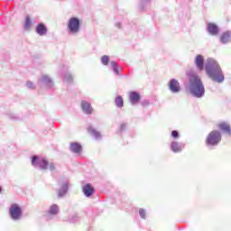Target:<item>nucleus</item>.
I'll return each mask as SVG.
<instances>
[{"label": "nucleus", "instance_id": "f257e3e1", "mask_svg": "<svg viewBox=\"0 0 231 231\" xmlns=\"http://www.w3.org/2000/svg\"><path fill=\"white\" fill-rule=\"evenodd\" d=\"M189 89L191 95L197 97V98H201L205 95V87H203V83L198 75L194 72H190L189 74Z\"/></svg>", "mask_w": 231, "mask_h": 231}, {"label": "nucleus", "instance_id": "f03ea898", "mask_svg": "<svg viewBox=\"0 0 231 231\" xmlns=\"http://www.w3.org/2000/svg\"><path fill=\"white\" fill-rule=\"evenodd\" d=\"M206 71L214 82L221 83L225 80V75H223L219 63L214 60H209L206 65Z\"/></svg>", "mask_w": 231, "mask_h": 231}, {"label": "nucleus", "instance_id": "7ed1b4c3", "mask_svg": "<svg viewBox=\"0 0 231 231\" xmlns=\"http://www.w3.org/2000/svg\"><path fill=\"white\" fill-rule=\"evenodd\" d=\"M221 142V132L212 130L206 138V145H217Z\"/></svg>", "mask_w": 231, "mask_h": 231}, {"label": "nucleus", "instance_id": "20e7f679", "mask_svg": "<svg viewBox=\"0 0 231 231\" xmlns=\"http://www.w3.org/2000/svg\"><path fill=\"white\" fill-rule=\"evenodd\" d=\"M68 30L70 33H79L80 32V20L77 17H71L68 23Z\"/></svg>", "mask_w": 231, "mask_h": 231}, {"label": "nucleus", "instance_id": "39448f33", "mask_svg": "<svg viewBox=\"0 0 231 231\" xmlns=\"http://www.w3.org/2000/svg\"><path fill=\"white\" fill-rule=\"evenodd\" d=\"M9 214L14 221H17L18 219H21V217L23 216V209H21V207H19V204H12L9 208Z\"/></svg>", "mask_w": 231, "mask_h": 231}, {"label": "nucleus", "instance_id": "423d86ee", "mask_svg": "<svg viewBox=\"0 0 231 231\" xmlns=\"http://www.w3.org/2000/svg\"><path fill=\"white\" fill-rule=\"evenodd\" d=\"M81 109L86 113V115H91V113H93L91 103L88 101H81Z\"/></svg>", "mask_w": 231, "mask_h": 231}, {"label": "nucleus", "instance_id": "0eeeda50", "mask_svg": "<svg viewBox=\"0 0 231 231\" xmlns=\"http://www.w3.org/2000/svg\"><path fill=\"white\" fill-rule=\"evenodd\" d=\"M169 88L172 93L180 92V82L176 79H171L169 83Z\"/></svg>", "mask_w": 231, "mask_h": 231}, {"label": "nucleus", "instance_id": "6e6552de", "mask_svg": "<svg viewBox=\"0 0 231 231\" xmlns=\"http://www.w3.org/2000/svg\"><path fill=\"white\" fill-rule=\"evenodd\" d=\"M195 64L200 71H202V69H204L205 64H204L203 56H201V54L197 55L196 59H195Z\"/></svg>", "mask_w": 231, "mask_h": 231}, {"label": "nucleus", "instance_id": "1a4fd4ad", "mask_svg": "<svg viewBox=\"0 0 231 231\" xmlns=\"http://www.w3.org/2000/svg\"><path fill=\"white\" fill-rule=\"evenodd\" d=\"M218 129H220V131H224V133H226V134H231V128H230V125H228V123L223 122V123H219L217 125Z\"/></svg>", "mask_w": 231, "mask_h": 231}, {"label": "nucleus", "instance_id": "9d476101", "mask_svg": "<svg viewBox=\"0 0 231 231\" xmlns=\"http://www.w3.org/2000/svg\"><path fill=\"white\" fill-rule=\"evenodd\" d=\"M208 32L210 35H217V33H219V27H217L216 23H208Z\"/></svg>", "mask_w": 231, "mask_h": 231}, {"label": "nucleus", "instance_id": "9b49d317", "mask_svg": "<svg viewBox=\"0 0 231 231\" xmlns=\"http://www.w3.org/2000/svg\"><path fill=\"white\" fill-rule=\"evenodd\" d=\"M128 97L131 104H138L140 102L141 97L137 92H130Z\"/></svg>", "mask_w": 231, "mask_h": 231}, {"label": "nucleus", "instance_id": "f8f14e48", "mask_svg": "<svg viewBox=\"0 0 231 231\" xmlns=\"http://www.w3.org/2000/svg\"><path fill=\"white\" fill-rule=\"evenodd\" d=\"M83 192L87 198H89L90 196H93V193L95 192V188L91 186V184H87L83 187Z\"/></svg>", "mask_w": 231, "mask_h": 231}, {"label": "nucleus", "instance_id": "ddd939ff", "mask_svg": "<svg viewBox=\"0 0 231 231\" xmlns=\"http://www.w3.org/2000/svg\"><path fill=\"white\" fill-rule=\"evenodd\" d=\"M230 41H231L230 32H225L220 35V42H222L223 44H226V42H230Z\"/></svg>", "mask_w": 231, "mask_h": 231}, {"label": "nucleus", "instance_id": "4468645a", "mask_svg": "<svg viewBox=\"0 0 231 231\" xmlns=\"http://www.w3.org/2000/svg\"><path fill=\"white\" fill-rule=\"evenodd\" d=\"M48 32V29H46V25L40 23L36 27V32L38 35H46V32Z\"/></svg>", "mask_w": 231, "mask_h": 231}, {"label": "nucleus", "instance_id": "2eb2a0df", "mask_svg": "<svg viewBox=\"0 0 231 231\" xmlns=\"http://www.w3.org/2000/svg\"><path fill=\"white\" fill-rule=\"evenodd\" d=\"M70 151H72V152H76L77 154H79V152H82V145H80L79 143H71Z\"/></svg>", "mask_w": 231, "mask_h": 231}, {"label": "nucleus", "instance_id": "dca6fc26", "mask_svg": "<svg viewBox=\"0 0 231 231\" xmlns=\"http://www.w3.org/2000/svg\"><path fill=\"white\" fill-rule=\"evenodd\" d=\"M48 213H49L51 216H57V214H59V205H57V204H52V205L50 207Z\"/></svg>", "mask_w": 231, "mask_h": 231}, {"label": "nucleus", "instance_id": "f3484780", "mask_svg": "<svg viewBox=\"0 0 231 231\" xmlns=\"http://www.w3.org/2000/svg\"><path fill=\"white\" fill-rule=\"evenodd\" d=\"M171 150L173 151V152H180L181 145H180V143H178V142H172L171 143Z\"/></svg>", "mask_w": 231, "mask_h": 231}, {"label": "nucleus", "instance_id": "a211bd4d", "mask_svg": "<svg viewBox=\"0 0 231 231\" xmlns=\"http://www.w3.org/2000/svg\"><path fill=\"white\" fill-rule=\"evenodd\" d=\"M39 165L41 169L46 171V169H48V165L50 164L48 163V161H46V159H42L41 161H39Z\"/></svg>", "mask_w": 231, "mask_h": 231}, {"label": "nucleus", "instance_id": "6ab92c4d", "mask_svg": "<svg viewBox=\"0 0 231 231\" xmlns=\"http://www.w3.org/2000/svg\"><path fill=\"white\" fill-rule=\"evenodd\" d=\"M115 103L117 107H124V98H122V97L119 96L116 97Z\"/></svg>", "mask_w": 231, "mask_h": 231}, {"label": "nucleus", "instance_id": "aec40b11", "mask_svg": "<svg viewBox=\"0 0 231 231\" xmlns=\"http://www.w3.org/2000/svg\"><path fill=\"white\" fill-rule=\"evenodd\" d=\"M68 192V184H64L62 188L59 190V197L62 198Z\"/></svg>", "mask_w": 231, "mask_h": 231}, {"label": "nucleus", "instance_id": "412c9836", "mask_svg": "<svg viewBox=\"0 0 231 231\" xmlns=\"http://www.w3.org/2000/svg\"><path fill=\"white\" fill-rule=\"evenodd\" d=\"M88 133H90L92 136H95V138H100V133L94 128H88Z\"/></svg>", "mask_w": 231, "mask_h": 231}, {"label": "nucleus", "instance_id": "4be33fe9", "mask_svg": "<svg viewBox=\"0 0 231 231\" xmlns=\"http://www.w3.org/2000/svg\"><path fill=\"white\" fill-rule=\"evenodd\" d=\"M30 26H32V20H30V16H26L24 23L25 30H30Z\"/></svg>", "mask_w": 231, "mask_h": 231}, {"label": "nucleus", "instance_id": "5701e85b", "mask_svg": "<svg viewBox=\"0 0 231 231\" xmlns=\"http://www.w3.org/2000/svg\"><path fill=\"white\" fill-rule=\"evenodd\" d=\"M101 62L102 64H104V66H107V64H109V56H106V55L103 56L101 58Z\"/></svg>", "mask_w": 231, "mask_h": 231}, {"label": "nucleus", "instance_id": "b1692460", "mask_svg": "<svg viewBox=\"0 0 231 231\" xmlns=\"http://www.w3.org/2000/svg\"><path fill=\"white\" fill-rule=\"evenodd\" d=\"M42 82H45V84H50V82H51V79H50V77L48 76H43L42 78Z\"/></svg>", "mask_w": 231, "mask_h": 231}, {"label": "nucleus", "instance_id": "393cba45", "mask_svg": "<svg viewBox=\"0 0 231 231\" xmlns=\"http://www.w3.org/2000/svg\"><path fill=\"white\" fill-rule=\"evenodd\" d=\"M139 215L142 217V219H145V209L140 208L139 209Z\"/></svg>", "mask_w": 231, "mask_h": 231}, {"label": "nucleus", "instance_id": "a878e982", "mask_svg": "<svg viewBox=\"0 0 231 231\" xmlns=\"http://www.w3.org/2000/svg\"><path fill=\"white\" fill-rule=\"evenodd\" d=\"M37 162H39V157L34 155L32 160V165H37Z\"/></svg>", "mask_w": 231, "mask_h": 231}, {"label": "nucleus", "instance_id": "bb28decb", "mask_svg": "<svg viewBox=\"0 0 231 231\" xmlns=\"http://www.w3.org/2000/svg\"><path fill=\"white\" fill-rule=\"evenodd\" d=\"M171 136H172L173 138H179L180 134H178V131L173 130V131L171 132Z\"/></svg>", "mask_w": 231, "mask_h": 231}, {"label": "nucleus", "instance_id": "cd10ccee", "mask_svg": "<svg viewBox=\"0 0 231 231\" xmlns=\"http://www.w3.org/2000/svg\"><path fill=\"white\" fill-rule=\"evenodd\" d=\"M65 79L67 80V82H71V80H73V77L71 76V74H68L65 77Z\"/></svg>", "mask_w": 231, "mask_h": 231}, {"label": "nucleus", "instance_id": "c85d7f7f", "mask_svg": "<svg viewBox=\"0 0 231 231\" xmlns=\"http://www.w3.org/2000/svg\"><path fill=\"white\" fill-rule=\"evenodd\" d=\"M50 169L51 171H55V166L52 164V162L50 164Z\"/></svg>", "mask_w": 231, "mask_h": 231}, {"label": "nucleus", "instance_id": "c756f323", "mask_svg": "<svg viewBox=\"0 0 231 231\" xmlns=\"http://www.w3.org/2000/svg\"><path fill=\"white\" fill-rule=\"evenodd\" d=\"M27 86H28L29 88H32V82H28V83H27Z\"/></svg>", "mask_w": 231, "mask_h": 231}, {"label": "nucleus", "instance_id": "7c9ffc66", "mask_svg": "<svg viewBox=\"0 0 231 231\" xmlns=\"http://www.w3.org/2000/svg\"><path fill=\"white\" fill-rule=\"evenodd\" d=\"M114 71L118 72V69H116V67H114Z\"/></svg>", "mask_w": 231, "mask_h": 231}, {"label": "nucleus", "instance_id": "2f4dec72", "mask_svg": "<svg viewBox=\"0 0 231 231\" xmlns=\"http://www.w3.org/2000/svg\"><path fill=\"white\" fill-rule=\"evenodd\" d=\"M111 64H112V66H115V61H112Z\"/></svg>", "mask_w": 231, "mask_h": 231}, {"label": "nucleus", "instance_id": "473e14b6", "mask_svg": "<svg viewBox=\"0 0 231 231\" xmlns=\"http://www.w3.org/2000/svg\"><path fill=\"white\" fill-rule=\"evenodd\" d=\"M1 190H2V189H1V187H0V192H1Z\"/></svg>", "mask_w": 231, "mask_h": 231}]
</instances>
